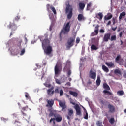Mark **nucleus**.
<instances>
[{"mask_svg": "<svg viewBox=\"0 0 126 126\" xmlns=\"http://www.w3.org/2000/svg\"><path fill=\"white\" fill-rule=\"evenodd\" d=\"M45 39H44V36H41L40 38L41 42H42V46L43 49L44 50V53L46 55H51L52 52L53 51V48L52 46L50 45V40L48 39V34H45Z\"/></svg>", "mask_w": 126, "mask_h": 126, "instance_id": "f257e3e1", "label": "nucleus"}, {"mask_svg": "<svg viewBox=\"0 0 126 126\" xmlns=\"http://www.w3.org/2000/svg\"><path fill=\"white\" fill-rule=\"evenodd\" d=\"M71 26V25L70 24V22H68L66 24H65L64 25L60 33V37L61 39H62V36H63V35L68 34V33H69V32L70 31Z\"/></svg>", "mask_w": 126, "mask_h": 126, "instance_id": "f03ea898", "label": "nucleus"}, {"mask_svg": "<svg viewBox=\"0 0 126 126\" xmlns=\"http://www.w3.org/2000/svg\"><path fill=\"white\" fill-rule=\"evenodd\" d=\"M66 5L65 13L66 14L68 13L67 19H71V17H72L73 15L72 11H73V8H72V6H71V5L69 4V3L66 4Z\"/></svg>", "mask_w": 126, "mask_h": 126, "instance_id": "7ed1b4c3", "label": "nucleus"}, {"mask_svg": "<svg viewBox=\"0 0 126 126\" xmlns=\"http://www.w3.org/2000/svg\"><path fill=\"white\" fill-rule=\"evenodd\" d=\"M74 42H75V36L69 38L67 41L66 49L70 50V48L74 45Z\"/></svg>", "mask_w": 126, "mask_h": 126, "instance_id": "20e7f679", "label": "nucleus"}, {"mask_svg": "<svg viewBox=\"0 0 126 126\" xmlns=\"http://www.w3.org/2000/svg\"><path fill=\"white\" fill-rule=\"evenodd\" d=\"M70 104H72V105H74V108L76 110L77 116H80V117H81V108L79 106V105H78V104H76L75 102H73L72 101H70Z\"/></svg>", "mask_w": 126, "mask_h": 126, "instance_id": "39448f33", "label": "nucleus"}, {"mask_svg": "<svg viewBox=\"0 0 126 126\" xmlns=\"http://www.w3.org/2000/svg\"><path fill=\"white\" fill-rule=\"evenodd\" d=\"M60 67H62V63L60 61H58L54 68L55 75H59L60 74V72H61Z\"/></svg>", "mask_w": 126, "mask_h": 126, "instance_id": "423d86ee", "label": "nucleus"}, {"mask_svg": "<svg viewBox=\"0 0 126 126\" xmlns=\"http://www.w3.org/2000/svg\"><path fill=\"white\" fill-rule=\"evenodd\" d=\"M70 64L71 63L69 60H67L65 63V66L63 69V71L65 72L67 71V70H70Z\"/></svg>", "mask_w": 126, "mask_h": 126, "instance_id": "0eeeda50", "label": "nucleus"}, {"mask_svg": "<svg viewBox=\"0 0 126 126\" xmlns=\"http://www.w3.org/2000/svg\"><path fill=\"white\" fill-rule=\"evenodd\" d=\"M7 27L9 28V29H11L12 32H13V31H15V30L17 29V27L14 23V22H13L12 23L10 22L9 25L7 26Z\"/></svg>", "mask_w": 126, "mask_h": 126, "instance_id": "6e6552de", "label": "nucleus"}, {"mask_svg": "<svg viewBox=\"0 0 126 126\" xmlns=\"http://www.w3.org/2000/svg\"><path fill=\"white\" fill-rule=\"evenodd\" d=\"M21 43H22V39H18L17 40V44H14L13 48H14V49H17V47H18L19 49H21Z\"/></svg>", "mask_w": 126, "mask_h": 126, "instance_id": "1a4fd4ad", "label": "nucleus"}, {"mask_svg": "<svg viewBox=\"0 0 126 126\" xmlns=\"http://www.w3.org/2000/svg\"><path fill=\"white\" fill-rule=\"evenodd\" d=\"M111 39V33H105L103 36V42H109V40Z\"/></svg>", "mask_w": 126, "mask_h": 126, "instance_id": "9d476101", "label": "nucleus"}, {"mask_svg": "<svg viewBox=\"0 0 126 126\" xmlns=\"http://www.w3.org/2000/svg\"><path fill=\"white\" fill-rule=\"evenodd\" d=\"M48 112H50V113L49 114V117H54L55 115L57 114V113H54L57 112V110H54L53 108H49L48 110Z\"/></svg>", "mask_w": 126, "mask_h": 126, "instance_id": "9b49d317", "label": "nucleus"}, {"mask_svg": "<svg viewBox=\"0 0 126 126\" xmlns=\"http://www.w3.org/2000/svg\"><path fill=\"white\" fill-rule=\"evenodd\" d=\"M53 117H54V119H55V121H56L57 123H60V122H62V120H63L62 116H61L60 114L58 113L55 114Z\"/></svg>", "mask_w": 126, "mask_h": 126, "instance_id": "f8f14e48", "label": "nucleus"}, {"mask_svg": "<svg viewBox=\"0 0 126 126\" xmlns=\"http://www.w3.org/2000/svg\"><path fill=\"white\" fill-rule=\"evenodd\" d=\"M89 77L92 79H96V72L93 71L92 69L90 70L89 72Z\"/></svg>", "mask_w": 126, "mask_h": 126, "instance_id": "ddd939ff", "label": "nucleus"}, {"mask_svg": "<svg viewBox=\"0 0 126 126\" xmlns=\"http://www.w3.org/2000/svg\"><path fill=\"white\" fill-rule=\"evenodd\" d=\"M103 13L102 12H99L97 14H96L95 15L96 18L99 19V20H102V19H103Z\"/></svg>", "mask_w": 126, "mask_h": 126, "instance_id": "4468645a", "label": "nucleus"}, {"mask_svg": "<svg viewBox=\"0 0 126 126\" xmlns=\"http://www.w3.org/2000/svg\"><path fill=\"white\" fill-rule=\"evenodd\" d=\"M108 107L109 109V112H110V113H114V112H115V107H114L113 105H112V104H109L108 105Z\"/></svg>", "mask_w": 126, "mask_h": 126, "instance_id": "2eb2a0df", "label": "nucleus"}, {"mask_svg": "<svg viewBox=\"0 0 126 126\" xmlns=\"http://www.w3.org/2000/svg\"><path fill=\"white\" fill-rule=\"evenodd\" d=\"M78 20L79 21H81L82 20H85V17H84V16H83V14H79L78 15Z\"/></svg>", "mask_w": 126, "mask_h": 126, "instance_id": "dca6fc26", "label": "nucleus"}, {"mask_svg": "<svg viewBox=\"0 0 126 126\" xmlns=\"http://www.w3.org/2000/svg\"><path fill=\"white\" fill-rule=\"evenodd\" d=\"M112 17H113V15L111 13H108L107 16H104V20H110Z\"/></svg>", "mask_w": 126, "mask_h": 126, "instance_id": "f3484780", "label": "nucleus"}, {"mask_svg": "<svg viewBox=\"0 0 126 126\" xmlns=\"http://www.w3.org/2000/svg\"><path fill=\"white\" fill-rule=\"evenodd\" d=\"M105 64L106 65H107V66H108V67H115V64H114V63H113V62H110L109 63H106Z\"/></svg>", "mask_w": 126, "mask_h": 126, "instance_id": "a211bd4d", "label": "nucleus"}, {"mask_svg": "<svg viewBox=\"0 0 126 126\" xmlns=\"http://www.w3.org/2000/svg\"><path fill=\"white\" fill-rule=\"evenodd\" d=\"M47 104H48V105H49V107H50V108H52V107H53V106H54V100L53 99H51V100H47Z\"/></svg>", "mask_w": 126, "mask_h": 126, "instance_id": "6ab92c4d", "label": "nucleus"}, {"mask_svg": "<svg viewBox=\"0 0 126 126\" xmlns=\"http://www.w3.org/2000/svg\"><path fill=\"white\" fill-rule=\"evenodd\" d=\"M79 6L80 10H82V11H83L84 8L85 7V4L80 2L79 3Z\"/></svg>", "mask_w": 126, "mask_h": 126, "instance_id": "aec40b11", "label": "nucleus"}, {"mask_svg": "<svg viewBox=\"0 0 126 126\" xmlns=\"http://www.w3.org/2000/svg\"><path fill=\"white\" fill-rule=\"evenodd\" d=\"M103 87L104 90H111V88H110V86H109V85L107 83H103Z\"/></svg>", "mask_w": 126, "mask_h": 126, "instance_id": "412c9836", "label": "nucleus"}, {"mask_svg": "<svg viewBox=\"0 0 126 126\" xmlns=\"http://www.w3.org/2000/svg\"><path fill=\"white\" fill-rule=\"evenodd\" d=\"M69 93L72 96H73V97H77L78 96V93L76 92H74L73 91H70Z\"/></svg>", "mask_w": 126, "mask_h": 126, "instance_id": "4be33fe9", "label": "nucleus"}, {"mask_svg": "<svg viewBox=\"0 0 126 126\" xmlns=\"http://www.w3.org/2000/svg\"><path fill=\"white\" fill-rule=\"evenodd\" d=\"M59 106H60V107L62 108V111H63V110H64V109H65V108H66L65 104L63 103V102H62L61 101H59Z\"/></svg>", "mask_w": 126, "mask_h": 126, "instance_id": "5701e85b", "label": "nucleus"}, {"mask_svg": "<svg viewBox=\"0 0 126 126\" xmlns=\"http://www.w3.org/2000/svg\"><path fill=\"white\" fill-rule=\"evenodd\" d=\"M108 90H103V93L105 95H107V96H109V95H110V96H112L113 95V94L111 92H110V91H109Z\"/></svg>", "mask_w": 126, "mask_h": 126, "instance_id": "b1692460", "label": "nucleus"}, {"mask_svg": "<svg viewBox=\"0 0 126 126\" xmlns=\"http://www.w3.org/2000/svg\"><path fill=\"white\" fill-rule=\"evenodd\" d=\"M49 82H50V80H47L46 82L44 84V85L46 87L50 88L51 86H52V85L51 84H48Z\"/></svg>", "mask_w": 126, "mask_h": 126, "instance_id": "393cba45", "label": "nucleus"}, {"mask_svg": "<svg viewBox=\"0 0 126 126\" xmlns=\"http://www.w3.org/2000/svg\"><path fill=\"white\" fill-rule=\"evenodd\" d=\"M102 68L105 72H109V68L107 66H105V65H102Z\"/></svg>", "mask_w": 126, "mask_h": 126, "instance_id": "a878e982", "label": "nucleus"}, {"mask_svg": "<svg viewBox=\"0 0 126 126\" xmlns=\"http://www.w3.org/2000/svg\"><path fill=\"white\" fill-rule=\"evenodd\" d=\"M50 9H51L52 11H53V13H54L55 15L57 14V11H56V8H55V7L51 6Z\"/></svg>", "mask_w": 126, "mask_h": 126, "instance_id": "bb28decb", "label": "nucleus"}, {"mask_svg": "<svg viewBox=\"0 0 126 126\" xmlns=\"http://www.w3.org/2000/svg\"><path fill=\"white\" fill-rule=\"evenodd\" d=\"M91 50H98V47L96 45L94 44H92L91 45Z\"/></svg>", "mask_w": 126, "mask_h": 126, "instance_id": "cd10ccee", "label": "nucleus"}, {"mask_svg": "<svg viewBox=\"0 0 126 126\" xmlns=\"http://www.w3.org/2000/svg\"><path fill=\"white\" fill-rule=\"evenodd\" d=\"M117 95H118V96H123V95H124V91L121 90L118 91Z\"/></svg>", "mask_w": 126, "mask_h": 126, "instance_id": "c85d7f7f", "label": "nucleus"}, {"mask_svg": "<svg viewBox=\"0 0 126 126\" xmlns=\"http://www.w3.org/2000/svg\"><path fill=\"white\" fill-rule=\"evenodd\" d=\"M84 119L88 120V113H87V111L85 112L84 113Z\"/></svg>", "mask_w": 126, "mask_h": 126, "instance_id": "c756f323", "label": "nucleus"}, {"mask_svg": "<svg viewBox=\"0 0 126 126\" xmlns=\"http://www.w3.org/2000/svg\"><path fill=\"white\" fill-rule=\"evenodd\" d=\"M68 115L70 116H72L73 114V110L72 109H68Z\"/></svg>", "mask_w": 126, "mask_h": 126, "instance_id": "7c9ffc66", "label": "nucleus"}, {"mask_svg": "<svg viewBox=\"0 0 126 126\" xmlns=\"http://www.w3.org/2000/svg\"><path fill=\"white\" fill-rule=\"evenodd\" d=\"M126 15V12H123L122 13H120V16H119V19L121 20L124 16Z\"/></svg>", "mask_w": 126, "mask_h": 126, "instance_id": "2f4dec72", "label": "nucleus"}, {"mask_svg": "<svg viewBox=\"0 0 126 126\" xmlns=\"http://www.w3.org/2000/svg\"><path fill=\"white\" fill-rule=\"evenodd\" d=\"M55 121H56V119H55V118H52L50 121H49V123L50 124L52 123V122H53V125H56V122H55Z\"/></svg>", "mask_w": 126, "mask_h": 126, "instance_id": "473e14b6", "label": "nucleus"}, {"mask_svg": "<svg viewBox=\"0 0 126 126\" xmlns=\"http://www.w3.org/2000/svg\"><path fill=\"white\" fill-rule=\"evenodd\" d=\"M109 122L111 124V125H113V124L115 123V118L112 117L110 119Z\"/></svg>", "mask_w": 126, "mask_h": 126, "instance_id": "72a5a7b5", "label": "nucleus"}, {"mask_svg": "<svg viewBox=\"0 0 126 126\" xmlns=\"http://www.w3.org/2000/svg\"><path fill=\"white\" fill-rule=\"evenodd\" d=\"M120 60H121V56L119 55L116 58L115 61L116 63H119V61H120Z\"/></svg>", "mask_w": 126, "mask_h": 126, "instance_id": "f704fd0d", "label": "nucleus"}, {"mask_svg": "<svg viewBox=\"0 0 126 126\" xmlns=\"http://www.w3.org/2000/svg\"><path fill=\"white\" fill-rule=\"evenodd\" d=\"M117 36L116 35H112L110 38V41H116Z\"/></svg>", "mask_w": 126, "mask_h": 126, "instance_id": "c9c22d12", "label": "nucleus"}, {"mask_svg": "<svg viewBox=\"0 0 126 126\" xmlns=\"http://www.w3.org/2000/svg\"><path fill=\"white\" fill-rule=\"evenodd\" d=\"M96 83L97 86H100V84H101V79H97L96 81Z\"/></svg>", "mask_w": 126, "mask_h": 126, "instance_id": "e433bc0d", "label": "nucleus"}, {"mask_svg": "<svg viewBox=\"0 0 126 126\" xmlns=\"http://www.w3.org/2000/svg\"><path fill=\"white\" fill-rule=\"evenodd\" d=\"M114 73L115 74H121V71L118 69H116L114 70Z\"/></svg>", "mask_w": 126, "mask_h": 126, "instance_id": "4c0bfd02", "label": "nucleus"}, {"mask_svg": "<svg viewBox=\"0 0 126 126\" xmlns=\"http://www.w3.org/2000/svg\"><path fill=\"white\" fill-rule=\"evenodd\" d=\"M96 125L97 126H103V124H102V122H101L100 121H98L96 122Z\"/></svg>", "mask_w": 126, "mask_h": 126, "instance_id": "58836bf2", "label": "nucleus"}, {"mask_svg": "<svg viewBox=\"0 0 126 126\" xmlns=\"http://www.w3.org/2000/svg\"><path fill=\"white\" fill-rule=\"evenodd\" d=\"M54 89V87H52L50 89H49L47 90V94H50L51 92H52V91Z\"/></svg>", "mask_w": 126, "mask_h": 126, "instance_id": "ea45409f", "label": "nucleus"}, {"mask_svg": "<svg viewBox=\"0 0 126 126\" xmlns=\"http://www.w3.org/2000/svg\"><path fill=\"white\" fill-rule=\"evenodd\" d=\"M90 7H91V3H89L87 4V10H90Z\"/></svg>", "mask_w": 126, "mask_h": 126, "instance_id": "a19ab883", "label": "nucleus"}, {"mask_svg": "<svg viewBox=\"0 0 126 126\" xmlns=\"http://www.w3.org/2000/svg\"><path fill=\"white\" fill-rule=\"evenodd\" d=\"M102 104L104 106H105V107H107V106H108L109 103L108 101H103L102 102Z\"/></svg>", "mask_w": 126, "mask_h": 126, "instance_id": "79ce46f5", "label": "nucleus"}, {"mask_svg": "<svg viewBox=\"0 0 126 126\" xmlns=\"http://www.w3.org/2000/svg\"><path fill=\"white\" fill-rule=\"evenodd\" d=\"M51 6H50L49 4H47L46 5V8H47V11H50V9H51Z\"/></svg>", "mask_w": 126, "mask_h": 126, "instance_id": "37998d69", "label": "nucleus"}, {"mask_svg": "<svg viewBox=\"0 0 126 126\" xmlns=\"http://www.w3.org/2000/svg\"><path fill=\"white\" fill-rule=\"evenodd\" d=\"M59 93H60V96H63V89L60 90Z\"/></svg>", "mask_w": 126, "mask_h": 126, "instance_id": "c03bdc74", "label": "nucleus"}, {"mask_svg": "<svg viewBox=\"0 0 126 126\" xmlns=\"http://www.w3.org/2000/svg\"><path fill=\"white\" fill-rule=\"evenodd\" d=\"M67 71L68 77H69L71 74V70H68Z\"/></svg>", "mask_w": 126, "mask_h": 126, "instance_id": "a18cd8bd", "label": "nucleus"}, {"mask_svg": "<svg viewBox=\"0 0 126 126\" xmlns=\"http://www.w3.org/2000/svg\"><path fill=\"white\" fill-rule=\"evenodd\" d=\"M25 53V49H23L21 52L20 55L22 56V55H24V53Z\"/></svg>", "mask_w": 126, "mask_h": 126, "instance_id": "49530a36", "label": "nucleus"}, {"mask_svg": "<svg viewBox=\"0 0 126 126\" xmlns=\"http://www.w3.org/2000/svg\"><path fill=\"white\" fill-rule=\"evenodd\" d=\"M79 42H80V38L77 37V38H76V44H79Z\"/></svg>", "mask_w": 126, "mask_h": 126, "instance_id": "de8ad7c7", "label": "nucleus"}, {"mask_svg": "<svg viewBox=\"0 0 126 126\" xmlns=\"http://www.w3.org/2000/svg\"><path fill=\"white\" fill-rule=\"evenodd\" d=\"M55 91H51V93H49V94H48L49 95V96H52V95H53Z\"/></svg>", "mask_w": 126, "mask_h": 126, "instance_id": "09e8293b", "label": "nucleus"}, {"mask_svg": "<svg viewBox=\"0 0 126 126\" xmlns=\"http://www.w3.org/2000/svg\"><path fill=\"white\" fill-rule=\"evenodd\" d=\"M54 92H55V93H60V90H59V89L57 88L55 90Z\"/></svg>", "mask_w": 126, "mask_h": 126, "instance_id": "8fccbe9b", "label": "nucleus"}, {"mask_svg": "<svg viewBox=\"0 0 126 126\" xmlns=\"http://www.w3.org/2000/svg\"><path fill=\"white\" fill-rule=\"evenodd\" d=\"M92 83V82H91V81H90V80H88V81L87 83V85H90V84H91Z\"/></svg>", "mask_w": 126, "mask_h": 126, "instance_id": "3c124183", "label": "nucleus"}, {"mask_svg": "<svg viewBox=\"0 0 126 126\" xmlns=\"http://www.w3.org/2000/svg\"><path fill=\"white\" fill-rule=\"evenodd\" d=\"M56 82L57 83V84H61V81L59 79H56Z\"/></svg>", "mask_w": 126, "mask_h": 126, "instance_id": "603ef678", "label": "nucleus"}, {"mask_svg": "<svg viewBox=\"0 0 126 126\" xmlns=\"http://www.w3.org/2000/svg\"><path fill=\"white\" fill-rule=\"evenodd\" d=\"M66 97L67 98H69V100H70V102L72 101V99H71V98H69V95L67 94H66Z\"/></svg>", "mask_w": 126, "mask_h": 126, "instance_id": "864d4df0", "label": "nucleus"}, {"mask_svg": "<svg viewBox=\"0 0 126 126\" xmlns=\"http://www.w3.org/2000/svg\"><path fill=\"white\" fill-rule=\"evenodd\" d=\"M95 30L99 31V25H97L95 27Z\"/></svg>", "mask_w": 126, "mask_h": 126, "instance_id": "5fc2aeb1", "label": "nucleus"}, {"mask_svg": "<svg viewBox=\"0 0 126 126\" xmlns=\"http://www.w3.org/2000/svg\"><path fill=\"white\" fill-rule=\"evenodd\" d=\"M100 33H105V30H104V29H100Z\"/></svg>", "mask_w": 126, "mask_h": 126, "instance_id": "6e6d98bb", "label": "nucleus"}, {"mask_svg": "<svg viewBox=\"0 0 126 126\" xmlns=\"http://www.w3.org/2000/svg\"><path fill=\"white\" fill-rule=\"evenodd\" d=\"M115 20H116V19H115L114 18H113L112 19V22H113V25H115V24L116 23L115 22Z\"/></svg>", "mask_w": 126, "mask_h": 126, "instance_id": "4d7b16f0", "label": "nucleus"}, {"mask_svg": "<svg viewBox=\"0 0 126 126\" xmlns=\"http://www.w3.org/2000/svg\"><path fill=\"white\" fill-rule=\"evenodd\" d=\"M65 85H66L67 86H70L71 83H70V82H68L65 84Z\"/></svg>", "mask_w": 126, "mask_h": 126, "instance_id": "13d9d810", "label": "nucleus"}, {"mask_svg": "<svg viewBox=\"0 0 126 126\" xmlns=\"http://www.w3.org/2000/svg\"><path fill=\"white\" fill-rule=\"evenodd\" d=\"M94 32L96 35H98V33H99V31L95 30Z\"/></svg>", "mask_w": 126, "mask_h": 126, "instance_id": "bf43d9fd", "label": "nucleus"}, {"mask_svg": "<svg viewBox=\"0 0 126 126\" xmlns=\"http://www.w3.org/2000/svg\"><path fill=\"white\" fill-rule=\"evenodd\" d=\"M91 36L92 37H93L94 36H96V34L95 33H94V32H92L91 34Z\"/></svg>", "mask_w": 126, "mask_h": 126, "instance_id": "052dcab7", "label": "nucleus"}, {"mask_svg": "<svg viewBox=\"0 0 126 126\" xmlns=\"http://www.w3.org/2000/svg\"><path fill=\"white\" fill-rule=\"evenodd\" d=\"M116 30H117V27L115 28H112V30H113V31H116Z\"/></svg>", "mask_w": 126, "mask_h": 126, "instance_id": "680f3d73", "label": "nucleus"}, {"mask_svg": "<svg viewBox=\"0 0 126 126\" xmlns=\"http://www.w3.org/2000/svg\"><path fill=\"white\" fill-rule=\"evenodd\" d=\"M19 16H17L15 17V20H18L19 19Z\"/></svg>", "mask_w": 126, "mask_h": 126, "instance_id": "e2e57ef3", "label": "nucleus"}, {"mask_svg": "<svg viewBox=\"0 0 126 126\" xmlns=\"http://www.w3.org/2000/svg\"><path fill=\"white\" fill-rule=\"evenodd\" d=\"M123 76H124V77H125V78H126V72H125L124 73Z\"/></svg>", "mask_w": 126, "mask_h": 126, "instance_id": "0e129e2a", "label": "nucleus"}, {"mask_svg": "<svg viewBox=\"0 0 126 126\" xmlns=\"http://www.w3.org/2000/svg\"><path fill=\"white\" fill-rule=\"evenodd\" d=\"M112 23V22L111 21H109L107 23V25H110Z\"/></svg>", "mask_w": 126, "mask_h": 126, "instance_id": "69168bd1", "label": "nucleus"}, {"mask_svg": "<svg viewBox=\"0 0 126 126\" xmlns=\"http://www.w3.org/2000/svg\"><path fill=\"white\" fill-rule=\"evenodd\" d=\"M36 66L38 67V68H40V67H41V66L39 65V64H36Z\"/></svg>", "mask_w": 126, "mask_h": 126, "instance_id": "338daca9", "label": "nucleus"}, {"mask_svg": "<svg viewBox=\"0 0 126 126\" xmlns=\"http://www.w3.org/2000/svg\"><path fill=\"white\" fill-rule=\"evenodd\" d=\"M67 119L68 120H70V117H69V115H67Z\"/></svg>", "mask_w": 126, "mask_h": 126, "instance_id": "774afa93", "label": "nucleus"}]
</instances>
